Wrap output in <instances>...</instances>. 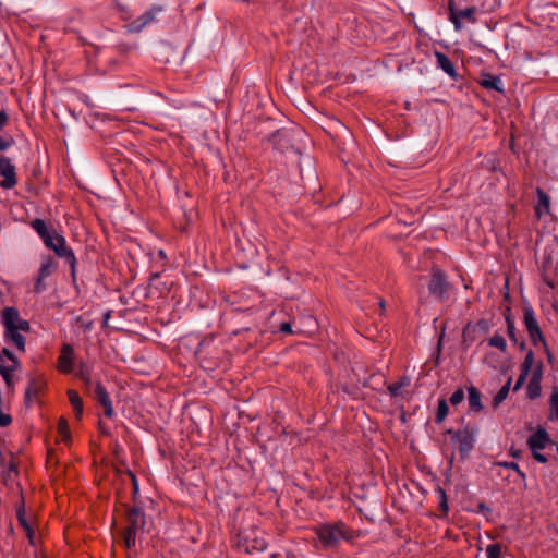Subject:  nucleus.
<instances>
[{"label": "nucleus", "instance_id": "2f4dec72", "mask_svg": "<svg viewBox=\"0 0 558 558\" xmlns=\"http://www.w3.org/2000/svg\"><path fill=\"white\" fill-rule=\"evenodd\" d=\"M449 413V405L445 398L438 400V405L435 414V423L441 424Z\"/></svg>", "mask_w": 558, "mask_h": 558}, {"label": "nucleus", "instance_id": "603ef678", "mask_svg": "<svg viewBox=\"0 0 558 558\" xmlns=\"http://www.w3.org/2000/svg\"><path fill=\"white\" fill-rule=\"evenodd\" d=\"M10 146V143L0 137V151L5 150Z\"/></svg>", "mask_w": 558, "mask_h": 558}, {"label": "nucleus", "instance_id": "3c124183", "mask_svg": "<svg viewBox=\"0 0 558 558\" xmlns=\"http://www.w3.org/2000/svg\"><path fill=\"white\" fill-rule=\"evenodd\" d=\"M489 162H490V165H489V167H488V168H489V170H490L492 172L497 171V170H498V161H497L496 159H492Z\"/></svg>", "mask_w": 558, "mask_h": 558}, {"label": "nucleus", "instance_id": "4d7b16f0", "mask_svg": "<svg viewBox=\"0 0 558 558\" xmlns=\"http://www.w3.org/2000/svg\"><path fill=\"white\" fill-rule=\"evenodd\" d=\"M484 510L489 511V508H488L484 502H481V504L478 505V511H480V512H482V511H484Z\"/></svg>", "mask_w": 558, "mask_h": 558}, {"label": "nucleus", "instance_id": "a19ab883", "mask_svg": "<svg viewBox=\"0 0 558 558\" xmlns=\"http://www.w3.org/2000/svg\"><path fill=\"white\" fill-rule=\"evenodd\" d=\"M47 290V284L45 283V278L37 277L35 284H34V292L37 294L43 293Z\"/></svg>", "mask_w": 558, "mask_h": 558}, {"label": "nucleus", "instance_id": "9d476101", "mask_svg": "<svg viewBox=\"0 0 558 558\" xmlns=\"http://www.w3.org/2000/svg\"><path fill=\"white\" fill-rule=\"evenodd\" d=\"M492 327L490 320L481 318L476 323L469 322L462 330V342L470 347L474 343L481 333H486Z\"/></svg>", "mask_w": 558, "mask_h": 558}, {"label": "nucleus", "instance_id": "aec40b11", "mask_svg": "<svg viewBox=\"0 0 558 558\" xmlns=\"http://www.w3.org/2000/svg\"><path fill=\"white\" fill-rule=\"evenodd\" d=\"M434 54H435V58H436L437 66L439 69H441L446 74H448L450 78L457 81L459 74H458V72L456 70L454 64L449 59V57L447 54H445L444 52H440L438 50H436L434 52Z\"/></svg>", "mask_w": 558, "mask_h": 558}, {"label": "nucleus", "instance_id": "a211bd4d", "mask_svg": "<svg viewBox=\"0 0 558 558\" xmlns=\"http://www.w3.org/2000/svg\"><path fill=\"white\" fill-rule=\"evenodd\" d=\"M537 201L534 204V215L539 220L545 215L550 214V197L549 195L539 186L535 189Z\"/></svg>", "mask_w": 558, "mask_h": 558}, {"label": "nucleus", "instance_id": "f257e3e1", "mask_svg": "<svg viewBox=\"0 0 558 558\" xmlns=\"http://www.w3.org/2000/svg\"><path fill=\"white\" fill-rule=\"evenodd\" d=\"M314 532L322 546L326 549L338 547L342 539L351 542L359 536L357 532L348 526L343 521L322 523L314 527Z\"/></svg>", "mask_w": 558, "mask_h": 558}, {"label": "nucleus", "instance_id": "de8ad7c7", "mask_svg": "<svg viewBox=\"0 0 558 558\" xmlns=\"http://www.w3.org/2000/svg\"><path fill=\"white\" fill-rule=\"evenodd\" d=\"M532 456L539 463H546L547 462L546 456L541 453L539 450L532 451Z\"/></svg>", "mask_w": 558, "mask_h": 558}, {"label": "nucleus", "instance_id": "e2e57ef3", "mask_svg": "<svg viewBox=\"0 0 558 558\" xmlns=\"http://www.w3.org/2000/svg\"><path fill=\"white\" fill-rule=\"evenodd\" d=\"M207 340H204L199 343V350L206 344Z\"/></svg>", "mask_w": 558, "mask_h": 558}, {"label": "nucleus", "instance_id": "f8f14e48", "mask_svg": "<svg viewBox=\"0 0 558 558\" xmlns=\"http://www.w3.org/2000/svg\"><path fill=\"white\" fill-rule=\"evenodd\" d=\"M163 11V7L154 4L149 9H147L141 16L133 20L128 24V28L132 33H138L143 31L146 26L154 23L158 14Z\"/></svg>", "mask_w": 558, "mask_h": 558}, {"label": "nucleus", "instance_id": "680f3d73", "mask_svg": "<svg viewBox=\"0 0 558 558\" xmlns=\"http://www.w3.org/2000/svg\"><path fill=\"white\" fill-rule=\"evenodd\" d=\"M379 306H380L381 311L385 310V301L383 299L379 301Z\"/></svg>", "mask_w": 558, "mask_h": 558}, {"label": "nucleus", "instance_id": "f03ea898", "mask_svg": "<svg viewBox=\"0 0 558 558\" xmlns=\"http://www.w3.org/2000/svg\"><path fill=\"white\" fill-rule=\"evenodd\" d=\"M125 527L122 529L121 535L124 546L131 549L136 544L137 533L143 532L146 526V515L140 507L125 506Z\"/></svg>", "mask_w": 558, "mask_h": 558}, {"label": "nucleus", "instance_id": "864d4df0", "mask_svg": "<svg viewBox=\"0 0 558 558\" xmlns=\"http://www.w3.org/2000/svg\"><path fill=\"white\" fill-rule=\"evenodd\" d=\"M509 453H510V456H512L513 458H519V457H520V454H521V450H519V449H515V448L511 447V448H510V450H509Z\"/></svg>", "mask_w": 558, "mask_h": 558}, {"label": "nucleus", "instance_id": "c03bdc74", "mask_svg": "<svg viewBox=\"0 0 558 558\" xmlns=\"http://www.w3.org/2000/svg\"><path fill=\"white\" fill-rule=\"evenodd\" d=\"M526 378H527V375L520 373V375L518 376L517 381L514 384L513 391L519 390L525 383Z\"/></svg>", "mask_w": 558, "mask_h": 558}, {"label": "nucleus", "instance_id": "a18cd8bd", "mask_svg": "<svg viewBox=\"0 0 558 558\" xmlns=\"http://www.w3.org/2000/svg\"><path fill=\"white\" fill-rule=\"evenodd\" d=\"M12 422V418L9 414L3 413L0 410V426L4 427L8 426Z\"/></svg>", "mask_w": 558, "mask_h": 558}, {"label": "nucleus", "instance_id": "58836bf2", "mask_svg": "<svg viewBox=\"0 0 558 558\" xmlns=\"http://www.w3.org/2000/svg\"><path fill=\"white\" fill-rule=\"evenodd\" d=\"M507 335L513 344H518L519 338H518V333H517L515 323H514V320H510L509 318H508V325H507Z\"/></svg>", "mask_w": 558, "mask_h": 558}, {"label": "nucleus", "instance_id": "4be33fe9", "mask_svg": "<svg viewBox=\"0 0 558 558\" xmlns=\"http://www.w3.org/2000/svg\"><path fill=\"white\" fill-rule=\"evenodd\" d=\"M541 377L542 371L538 368L532 375L527 386H526V396L529 399L534 400L541 396L542 387H541Z\"/></svg>", "mask_w": 558, "mask_h": 558}, {"label": "nucleus", "instance_id": "c756f323", "mask_svg": "<svg viewBox=\"0 0 558 558\" xmlns=\"http://www.w3.org/2000/svg\"><path fill=\"white\" fill-rule=\"evenodd\" d=\"M549 418L558 422V387L554 386L549 396Z\"/></svg>", "mask_w": 558, "mask_h": 558}, {"label": "nucleus", "instance_id": "49530a36", "mask_svg": "<svg viewBox=\"0 0 558 558\" xmlns=\"http://www.w3.org/2000/svg\"><path fill=\"white\" fill-rule=\"evenodd\" d=\"M279 331L283 333H293L292 326L290 322H283L279 326Z\"/></svg>", "mask_w": 558, "mask_h": 558}, {"label": "nucleus", "instance_id": "e433bc0d", "mask_svg": "<svg viewBox=\"0 0 558 558\" xmlns=\"http://www.w3.org/2000/svg\"><path fill=\"white\" fill-rule=\"evenodd\" d=\"M54 268H56L54 262L51 258H49L40 265L38 276L46 279L47 277H49L52 274Z\"/></svg>", "mask_w": 558, "mask_h": 558}, {"label": "nucleus", "instance_id": "20e7f679", "mask_svg": "<svg viewBox=\"0 0 558 558\" xmlns=\"http://www.w3.org/2000/svg\"><path fill=\"white\" fill-rule=\"evenodd\" d=\"M555 246L547 245L544 248L541 263L539 272L543 282L550 289L558 286V263L554 259Z\"/></svg>", "mask_w": 558, "mask_h": 558}, {"label": "nucleus", "instance_id": "c85d7f7f", "mask_svg": "<svg viewBox=\"0 0 558 558\" xmlns=\"http://www.w3.org/2000/svg\"><path fill=\"white\" fill-rule=\"evenodd\" d=\"M3 337L7 342H13L20 351L25 352V338L20 332L13 331L12 328L4 329Z\"/></svg>", "mask_w": 558, "mask_h": 558}, {"label": "nucleus", "instance_id": "f3484780", "mask_svg": "<svg viewBox=\"0 0 558 558\" xmlns=\"http://www.w3.org/2000/svg\"><path fill=\"white\" fill-rule=\"evenodd\" d=\"M550 442L551 439L549 437V434L542 426H538L536 432L529 436L526 441L531 451L543 450Z\"/></svg>", "mask_w": 558, "mask_h": 558}, {"label": "nucleus", "instance_id": "052dcab7", "mask_svg": "<svg viewBox=\"0 0 558 558\" xmlns=\"http://www.w3.org/2000/svg\"><path fill=\"white\" fill-rule=\"evenodd\" d=\"M158 277H159V272L153 274L151 277H150V281L157 279Z\"/></svg>", "mask_w": 558, "mask_h": 558}, {"label": "nucleus", "instance_id": "8fccbe9b", "mask_svg": "<svg viewBox=\"0 0 558 558\" xmlns=\"http://www.w3.org/2000/svg\"><path fill=\"white\" fill-rule=\"evenodd\" d=\"M265 548H266L265 541L256 542V544L252 546V549H254V550H263Z\"/></svg>", "mask_w": 558, "mask_h": 558}, {"label": "nucleus", "instance_id": "2eb2a0df", "mask_svg": "<svg viewBox=\"0 0 558 558\" xmlns=\"http://www.w3.org/2000/svg\"><path fill=\"white\" fill-rule=\"evenodd\" d=\"M252 131L257 137L262 138V143H268V137L271 136V133L276 131L275 122L271 118H262L251 123Z\"/></svg>", "mask_w": 558, "mask_h": 558}, {"label": "nucleus", "instance_id": "5701e85b", "mask_svg": "<svg viewBox=\"0 0 558 558\" xmlns=\"http://www.w3.org/2000/svg\"><path fill=\"white\" fill-rule=\"evenodd\" d=\"M44 387V381L39 378H32L25 390V403L31 404Z\"/></svg>", "mask_w": 558, "mask_h": 558}, {"label": "nucleus", "instance_id": "9b49d317", "mask_svg": "<svg viewBox=\"0 0 558 558\" xmlns=\"http://www.w3.org/2000/svg\"><path fill=\"white\" fill-rule=\"evenodd\" d=\"M2 324L4 329H11L15 332L29 331L31 325L26 319L20 317V313L15 307L8 306L2 311Z\"/></svg>", "mask_w": 558, "mask_h": 558}, {"label": "nucleus", "instance_id": "6ab92c4d", "mask_svg": "<svg viewBox=\"0 0 558 558\" xmlns=\"http://www.w3.org/2000/svg\"><path fill=\"white\" fill-rule=\"evenodd\" d=\"M74 350L71 344H63L61 354L58 359V367L59 371L64 374L74 373V361H73Z\"/></svg>", "mask_w": 558, "mask_h": 558}, {"label": "nucleus", "instance_id": "4c0bfd02", "mask_svg": "<svg viewBox=\"0 0 558 558\" xmlns=\"http://www.w3.org/2000/svg\"><path fill=\"white\" fill-rule=\"evenodd\" d=\"M502 554V546L499 543H493L486 547L487 558H500Z\"/></svg>", "mask_w": 558, "mask_h": 558}, {"label": "nucleus", "instance_id": "423d86ee", "mask_svg": "<svg viewBox=\"0 0 558 558\" xmlns=\"http://www.w3.org/2000/svg\"><path fill=\"white\" fill-rule=\"evenodd\" d=\"M523 322L526 329V332L530 337V340L533 345H537L538 342H541L548 355V359L551 357V353L549 351V348L547 345V342L544 338V335L541 330V327L538 325V322L535 317L534 311L531 306H524L523 308Z\"/></svg>", "mask_w": 558, "mask_h": 558}, {"label": "nucleus", "instance_id": "37998d69", "mask_svg": "<svg viewBox=\"0 0 558 558\" xmlns=\"http://www.w3.org/2000/svg\"><path fill=\"white\" fill-rule=\"evenodd\" d=\"M497 465L501 466L504 469H509V470H513V471L518 470V466H519V464L513 461H499V462H497Z\"/></svg>", "mask_w": 558, "mask_h": 558}, {"label": "nucleus", "instance_id": "dca6fc26", "mask_svg": "<svg viewBox=\"0 0 558 558\" xmlns=\"http://www.w3.org/2000/svg\"><path fill=\"white\" fill-rule=\"evenodd\" d=\"M2 353L8 360H10L12 362L11 366H5L3 364H0V374H1L2 378L4 379L8 388L11 389L14 386L12 373L15 369L20 368L21 362L19 361L16 355L7 348L2 349Z\"/></svg>", "mask_w": 558, "mask_h": 558}, {"label": "nucleus", "instance_id": "f704fd0d", "mask_svg": "<svg viewBox=\"0 0 558 558\" xmlns=\"http://www.w3.org/2000/svg\"><path fill=\"white\" fill-rule=\"evenodd\" d=\"M408 385H409V379L407 377H403L401 380L390 384L387 387V389L389 391L390 397L395 398V397L400 396L402 388H404Z\"/></svg>", "mask_w": 558, "mask_h": 558}, {"label": "nucleus", "instance_id": "72a5a7b5", "mask_svg": "<svg viewBox=\"0 0 558 558\" xmlns=\"http://www.w3.org/2000/svg\"><path fill=\"white\" fill-rule=\"evenodd\" d=\"M512 378L509 377L507 383L498 390L493 399V405L498 407L508 396Z\"/></svg>", "mask_w": 558, "mask_h": 558}, {"label": "nucleus", "instance_id": "393cba45", "mask_svg": "<svg viewBox=\"0 0 558 558\" xmlns=\"http://www.w3.org/2000/svg\"><path fill=\"white\" fill-rule=\"evenodd\" d=\"M468 392H469V407H470V411H473V412H480L483 410V404H482V393L480 392V390L474 387V386H470L468 388Z\"/></svg>", "mask_w": 558, "mask_h": 558}, {"label": "nucleus", "instance_id": "ddd939ff", "mask_svg": "<svg viewBox=\"0 0 558 558\" xmlns=\"http://www.w3.org/2000/svg\"><path fill=\"white\" fill-rule=\"evenodd\" d=\"M89 393L104 408V414L111 418L114 415V409L110 396L104 385L99 380H96L94 389Z\"/></svg>", "mask_w": 558, "mask_h": 558}, {"label": "nucleus", "instance_id": "0eeeda50", "mask_svg": "<svg viewBox=\"0 0 558 558\" xmlns=\"http://www.w3.org/2000/svg\"><path fill=\"white\" fill-rule=\"evenodd\" d=\"M451 434V439L456 444H458V451L461 459H465L470 452L473 450L475 445V434L474 430L469 426L463 428H459L456 432H448Z\"/></svg>", "mask_w": 558, "mask_h": 558}, {"label": "nucleus", "instance_id": "1a4fd4ad", "mask_svg": "<svg viewBox=\"0 0 558 558\" xmlns=\"http://www.w3.org/2000/svg\"><path fill=\"white\" fill-rule=\"evenodd\" d=\"M45 245L53 250L59 257L65 258L66 263L71 266L72 276H74L76 258L73 251L66 245L65 239L54 232L51 236V241H48Z\"/></svg>", "mask_w": 558, "mask_h": 558}, {"label": "nucleus", "instance_id": "ea45409f", "mask_svg": "<svg viewBox=\"0 0 558 558\" xmlns=\"http://www.w3.org/2000/svg\"><path fill=\"white\" fill-rule=\"evenodd\" d=\"M450 403L452 405H458L464 400V391L462 388L457 389L450 397Z\"/></svg>", "mask_w": 558, "mask_h": 558}, {"label": "nucleus", "instance_id": "09e8293b", "mask_svg": "<svg viewBox=\"0 0 558 558\" xmlns=\"http://www.w3.org/2000/svg\"><path fill=\"white\" fill-rule=\"evenodd\" d=\"M9 121V116L5 111L1 110L0 111V130L4 128V125L8 123Z\"/></svg>", "mask_w": 558, "mask_h": 558}, {"label": "nucleus", "instance_id": "a878e982", "mask_svg": "<svg viewBox=\"0 0 558 558\" xmlns=\"http://www.w3.org/2000/svg\"><path fill=\"white\" fill-rule=\"evenodd\" d=\"M480 85L486 89H494L504 93L501 87V81L499 76L489 73L483 74V78L480 81Z\"/></svg>", "mask_w": 558, "mask_h": 558}, {"label": "nucleus", "instance_id": "6e6552de", "mask_svg": "<svg viewBox=\"0 0 558 558\" xmlns=\"http://www.w3.org/2000/svg\"><path fill=\"white\" fill-rule=\"evenodd\" d=\"M448 10H449V20L453 24L456 31H460L462 28V19H465L469 23H476V12L477 9L475 7H469L465 9H458L454 0L448 1Z\"/></svg>", "mask_w": 558, "mask_h": 558}, {"label": "nucleus", "instance_id": "39448f33", "mask_svg": "<svg viewBox=\"0 0 558 558\" xmlns=\"http://www.w3.org/2000/svg\"><path fill=\"white\" fill-rule=\"evenodd\" d=\"M301 134L298 129H276L268 137V145L279 153H288L295 147V137Z\"/></svg>", "mask_w": 558, "mask_h": 558}, {"label": "nucleus", "instance_id": "79ce46f5", "mask_svg": "<svg viewBox=\"0 0 558 558\" xmlns=\"http://www.w3.org/2000/svg\"><path fill=\"white\" fill-rule=\"evenodd\" d=\"M59 432L65 440L70 438L69 426L65 421L59 423Z\"/></svg>", "mask_w": 558, "mask_h": 558}, {"label": "nucleus", "instance_id": "cd10ccee", "mask_svg": "<svg viewBox=\"0 0 558 558\" xmlns=\"http://www.w3.org/2000/svg\"><path fill=\"white\" fill-rule=\"evenodd\" d=\"M16 517L20 525L26 531L29 543L34 545L35 532L26 519L24 507H20L16 511Z\"/></svg>", "mask_w": 558, "mask_h": 558}, {"label": "nucleus", "instance_id": "7c9ffc66", "mask_svg": "<svg viewBox=\"0 0 558 558\" xmlns=\"http://www.w3.org/2000/svg\"><path fill=\"white\" fill-rule=\"evenodd\" d=\"M439 502H438V510L440 511L441 518L447 517L449 512V506H448V497L446 494V490L441 486H437L435 489Z\"/></svg>", "mask_w": 558, "mask_h": 558}, {"label": "nucleus", "instance_id": "13d9d810", "mask_svg": "<svg viewBox=\"0 0 558 558\" xmlns=\"http://www.w3.org/2000/svg\"><path fill=\"white\" fill-rule=\"evenodd\" d=\"M517 345L519 347V349L521 351L525 350V348H526V344H525L524 340H522V341L518 340V344Z\"/></svg>", "mask_w": 558, "mask_h": 558}, {"label": "nucleus", "instance_id": "473e14b6", "mask_svg": "<svg viewBox=\"0 0 558 558\" xmlns=\"http://www.w3.org/2000/svg\"><path fill=\"white\" fill-rule=\"evenodd\" d=\"M488 345L498 349L501 353L507 352V341L505 337L498 332L488 339Z\"/></svg>", "mask_w": 558, "mask_h": 558}, {"label": "nucleus", "instance_id": "bf43d9fd", "mask_svg": "<svg viewBox=\"0 0 558 558\" xmlns=\"http://www.w3.org/2000/svg\"><path fill=\"white\" fill-rule=\"evenodd\" d=\"M131 476H132L133 484H134V492L137 493L138 487H137L136 478H135V476L133 474H131Z\"/></svg>", "mask_w": 558, "mask_h": 558}, {"label": "nucleus", "instance_id": "0e129e2a", "mask_svg": "<svg viewBox=\"0 0 558 558\" xmlns=\"http://www.w3.org/2000/svg\"><path fill=\"white\" fill-rule=\"evenodd\" d=\"M3 356H4V355H3V353H2V350H0V361L2 360V357H3Z\"/></svg>", "mask_w": 558, "mask_h": 558}, {"label": "nucleus", "instance_id": "c9c22d12", "mask_svg": "<svg viewBox=\"0 0 558 558\" xmlns=\"http://www.w3.org/2000/svg\"><path fill=\"white\" fill-rule=\"evenodd\" d=\"M533 363H534V353L532 350H529L521 366H520V373L529 376L531 368L533 366Z\"/></svg>", "mask_w": 558, "mask_h": 558}, {"label": "nucleus", "instance_id": "4468645a", "mask_svg": "<svg viewBox=\"0 0 558 558\" xmlns=\"http://www.w3.org/2000/svg\"><path fill=\"white\" fill-rule=\"evenodd\" d=\"M0 174L4 178L0 186L4 190L13 189L16 183L15 166L5 156H0Z\"/></svg>", "mask_w": 558, "mask_h": 558}, {"label": "nucleus", "instance_id": "b1692460", "mask_svg": "<svg viewBox=\"0 0 558 558\" xmlns=\"http://www.w3.org/2000/svg\"><path fill=\"white\" fill-rule=\"evenodd\" d=\"M68 396L76 420H82L84 411L83 399L80 397L77 391L72 389L68 391Z\"/></svg>", "mask_w": 558, "mask_h": 558}, {"label": "nucleus", "instance_id": "6e6d98bb", "mask_svg": "<svg viewBox=\"0 0 558 558\" xmlns=\"http://www.w3.org/2000/svg\"><path fill=\"white\" fill-rule=\"evenodd\" d=\"M514 472L523 482L526 481V474L520 469V466H518V470H515Z\"/></svg>", "mask_w": 558, "mask_h": 558}, {"label": "nucleus", "instance_id": "5fc2aeb1", "mask_svg": "<svg viewBox=\"0 0 558 558\" xmlns=\"http://www.w3.org/2000/svg\"><path fill=\"white\" fill-rule=\"evenodd\" d=\"M504 316H505L506 325H508V318H509L510 320H514V319H513V317H512V315H511V312H510V308H509V307H507V310H506V312H505Z\"/></svg>", "mask_w": 558, "mask_h": 558}, {"label": "nucleus", "instance_id": "bb28decb", "mask_svg": "<svg viewBox=\"0 0 558 558\" xmlns=\"http://www.w3.org/2000/svg\"><path fill=\"white\" fill-rule=\"evenodd\" d=\"M31 226L37 232V234L40 236L44 243H48V241H51V236L53 235V233H51L48 230L46 222L43 219H34Z\"/></svg>", "mask_w": 558, "mask_h": 558}, {"label": "nucleus", "instance_id": "412c9836", "mask_svg": "<svg viewBox=\"0 0 558 558\" xmlns=\"http://www.w3.org/2000/svg\"><path fill=\"white\" fill-rule=\"evenodd\" d=\"M74 374L77 378H80L83 381L87 392H92L96 383L94 381L92 375V368L87 366L85 363H80L76 371H74Z\"/></svg>", "mask_w": 558, "mask_h": 558}, {"label": "nucleus", "instance_id": "7ed1b4c3", "mask_svg": "<svg viewBox=\"0 0 558 558\" xmlns=\"http://www.w3.org/2000/svg\"><path fill=\"white\" fill-rule=\"evenodd\" d=\"M429 294L437 301H445L448 299L452 289L447 274L438 266H433L430 269V278L427 282Z\"/></svg>", "mask_w": 558, "mask_h": 558}]
</instances>
